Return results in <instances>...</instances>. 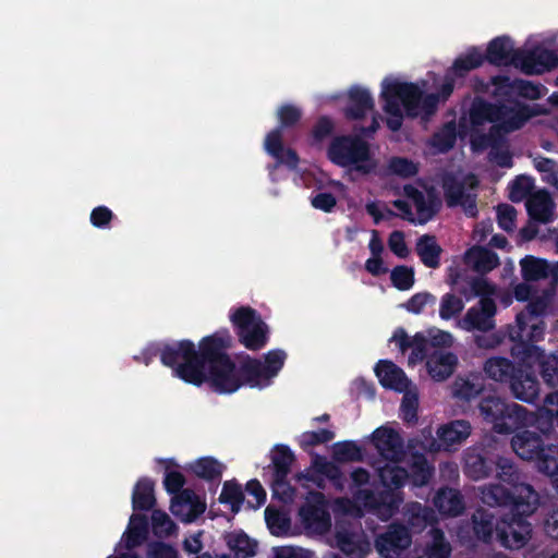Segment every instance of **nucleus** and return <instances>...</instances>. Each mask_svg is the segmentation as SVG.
I'll use <instances>...</instances> for the list:
<instances>
[{"mask_svg": "<svg viewBox=\"0 0 558 558\" xmlns=\"http://www.w3.org/2000/svg\"><path fill=\"white\" fill-rule=\"evenodd\" d=\"M483 61V54L478 50L472 49L456 59L452 65V71L457 75L462 76L464 73L478 68Z\"/></svg>", "mask_w": 558, "mask_h": 558, "instance_id": "obj_47", "label": "nucleus"}, {"mask_svg": "<svg viewBox=\"0 0 558 558\" xmlns=\"http://www.w3.org/2000/svg\"><path fill=\"white\" fill-rule=\"evenodd\" d=\"M483 418L493 425V429L499 434H509L522 427L527 422L525 408L507 402L497 396H487L478 404Z\"/></svg>", "mask_w": 558, "mask_h": 558, "instance_id": "obj_7", "label": "nucleus"}, {"mask_svg": "<svg viewBox=\"0 0 558 558\" xmlns=\"http://www.w3.org/2000/svg\"><path fill=\"white\" fill-rule=\"evenodd\" d=\"M391 281L399 290H408L414 283V272L407 266L396 267L390 275Z\"/></svg>", "mask_w": 558, "mask_h": 558, "instance_id": "obj_58", "label": "nucleus"}, {"mask_svg": "<svg viewBox=\"0 0 558 558\" xmlns=\"http://www.w3.org/2000/svg\"><path fill=\"white\" fill-rule=\"evenodd\" d=\"M534 182L530 177L520 175L510 185L509 197L512 202H521L531 196Z\"/></svg>", "mask_w": 558, "mask_h": 558, "instance_id": "obj_51", "label": "nucleus"}, {"mask_svg": "<svg viewBox=\"0 0 558 558\" xmlns=\"http://www.w3.org/2000/svg\"><path fill=\"white\" fill-rule=\"evenodd\" d=\"M463 307L464 304L461 298L447 293L441 298L439 316L442 319H450L458 316L462 312Z\"/></svg>", "mask_w": 558, "mask_h": 558, "instance_id": "obj_53", "label": "nucleus"}, {"mask_svg": "<svg viewBox=\"0 0 558 558\" xmlns=\"http://www.w3.org/2000/svg\"><path fill=\"white\" fill-rule=\"evenodd\" d=\"M301 523L310 534H324L331 526L330 515L320 494H315L299 511Z\"/></svg>", "mask_w": 558, "mask_h": 558, "instance_id": "obj_14", "label": "nucleus"}, {"mask_svg": "<svg viewBox=\"0 0 558 558\" xmlns=\"http://www.w3.org/2000/svg\"><path fill=\"white\" fill-rule=\"evenodd\" d=\"M171 512L182 522H193L206 510V504L191 489H183L174 496Z\"/></svg>", "mask_w": 558, "mask_h": 558, "instance_id": "obj_19", "label": "nucleus"}, {"mask_svg": "<svg viewBox=\"0 0 558 558\" xmlns=\"http://www.w3.org/2000/svg\"><path fill=\"white\" fill-rule=\"evenodd\" d=\"M378 475L383 485L388 488H399L409 478L408 471L395 464H385L379 468Z\"/></svg>", "mask_w": 558, "mask_h": 558, "instance_id": "obj_43", "label": "nucleus"}, {"mask_svg": "<svg viewBox=\"0 0 558 558\" xmlns=\"http://www.w3.org/2000/svg\"><path fill=\"white\" fill-rule=\"evenodd\" d=\"M512 396L523 402H534L539 395V385L532 373L517 368L509 381Z\"/></svg>", "mask_w": 558, "mask_h": 558, "instance_id": "obj_21", "label": "nucleus"}, {"mask_svg": "<svg viewBox=\"0 0 558 558\" xmlns=\"http://www.w3.org/2000/svg\"><path fill=\"white\" fill-rule=\"evenodd\" d=\"M558 64V56L555 51L542 47L532 50H522L519 58V66L527 74L542 73Z\"/></svg>", "mask_w": 558, "mask_h": 558, "instance_id": "obj_20", "label": "nucleus"}, {"mask_svg": "<svg viewBox=\"0 0 558 558\" xmlns=\"http://www.w3.org/2000/svg\"><path fill=\"white\" fill-rule=\"evenodd\" d=\"M513 295L517 301L527 302L523 311L533 317L543 319L553 310L557 288L549 283L547 288L537 290L532 283H518L513 288Z\"/></svg>", "mask_w": 558, "mask_h": 558, "instance_id": "obj_12", "label": "nucleus"}, {"mask_svg": "<svg viewBox=\"0 0 558 558\" xmlns=\"http://www.w3.org/2000/svg\"><path fill=\"white\" fill-rule=\"evenodd\" d=\"M241 375L252 386H258L269 380L266 367L260 361L248 359L241 366Z\"/></svg>", "mask_w": 558, "mask_h": 558, "instance_id": "obj_44", "label": "nucleus"}, {"mask_svg": "<svg viewBox=\"0 0 558 558\" xmlns=\"http://www.w3.org/2000/svg\"><path fill=\"white\" fill-rule=\"evenodd\" d=\"M410 470L411 473L409 474V478H411L413 485L417 487L426 485L434 472L433 466L427 462L423 454L412 456Z\"/></svg>", "mask_w": 558, "mask_h": 558, "instance_id": "obj_41", "label": "nucleus"}, {"mask_svg": "<svg viewBox=\"0 0 558 558\" xmlns=\"http://www.w3.org/2000/svg\"><path fill=\"white\" fill-rule=\"evenodd\" d=\"M231 551L239 558H247L255 555L256 542L242 532H231L225 537Z\"/></svg>", "mask_w": 558, "mask_h": 558, "instance_id": "obj_40", "label": "nucleus"}, {"mask_svg": "<svg viewBox=\"0 0 558 558\" xmlns=\"http://www.w3.org/2000/svg\"><path fill=\"white\" fill-rule=\"evenodd\" d=\"M151 526L154 533L159 536H169L175 531V524L170 517L161 511L154 510L151 513Z\"/></svg>", "mask_w": 558, "mask_h": 558, "instance_id": "obj_54", "label": "nucleus"}, {"mask_svg": "<svg viewBox=\"0 0 558 558\" xmlns=\"http://www.w3.org/2000/svg\"><path fill=\"white\" fill-rule=\"evenodd\" d=\"M478 494L482 502L489 507H510L511 490L500 484L483 485Z\"/></svg>", "mask_w": 558, "mask_h": 558, "instance_id": "obj_37", "label": "nucleus"}, {"mask_svg": "<svg viewBox=\"0 0 558 558\" xmlns=\"http://www.w3.org/2000/svg\"><path fill=\"white\" fill-rule=\"evenodd\" d=\"M441 251L433 235L426 234L417 240L416 252L423 264L429 268H437L439 266Z\"/></svg>", "mask_w": 558, "mask_h": 558, "instance_id": "obj_38", "label": "nucleus"}, {"mask_svg": "<svg viewBox=\"0 0 558 558\" xmlns=\"http://www.w3.org/2000/svg\"><path fill=\"white\" fill-rule=\"evenodd\" d=\"M225 348V339L215 336L205 338L198 352L192 342L182 341L177 349L167 348L161 360L166 365H177L178 376L185 381L194 385L208 381L219 392H233L242 383Z\"/></svg>", "mask_w": 558, "mask_h": 558, "instance_id": "obj_1", "label": "nucleus"}, {"mask_svg": "<svg viewBox=\"0 0 558 558\" xmlns=\"http://www.w3.org/2000/svg\"><path fill=\"white\" fill-rule=\"evenodd\" d=\"M537 415L539 420L556 422L558 425V392H551L545 397L543 404L537 409Z\"/></svg>", "mask_w": 558, "mask_h": 558, "instance_id": "obj_55", "label": "nucleus"}, {"mask_svg": "<svg viewBox=\"0 0 558 558\" xmlns=\"http://www.w3.org/2000/svg\"><path fill=\"white\" fill-rule=\"evenodd\" d=\"M482 390L483 385L470 378H457L452 384V395L464 400L478 396Z\"/></svg>", "mask_w": 558, "mask_h": 558, "instance_id": "obj_50", "label": "nucleus"}, {"mask_svg": "<svg viewBox=\"0 0 558 558\" xmlns=\"http://www.w3.org/2000/svg\"><path fill=\"white\" fill-rule=\"evenodd\" d=\"M456 138V125L450 122L434 135L432 146L437 153H445L453 147Z\"/></svg>", "mask_w": 558, "mask_h": 558, "instance_id": "obj_49", "label": "nucleus"}, {"mask_svg": "<svg viewBox=\"0 0 558 558\" xmlns=\"http://www.w3.org/2000/svg\"><path fill=\"white\" fill-rule=\"evenodd\" d=\"M391 341L398 345L402 353L408 349L411 350V354L408 359L409 365L421 363L427 356L428 341L427 338L421 333L409 337L403 329H398L392 336Z\"/></svg>", "mask_w": 558, "mask_h": 558, "instance_id": "obj_22", "label": "nucleus"}, {"mask_svg": "<svg viewBox=\"0 0 558 558\" xmlns=\"http://www.w3.org/2000/svg\"><path fill=\"white\" fill-rule=\"evenodd\" d=\"M403 196L404 198L393 201L392 205L399 210L397 216L409 222L424 225L438 210L439 203L430 191H422L413 185H405Z\"/></svg>", "mask_w": 558, "mask_h": 558, "instance_id": "obj_9", "label": "nucleus"}, {"mask_svg": "<svg viewBox=\"0 0 558 558\" xmlns=\"http://www.w3.org/2000/svg\"><path fill=\"white\" fill-rule=\"evenodd\" d=\"M351 483L349 485V490L352 494L354 502L359 507H364L368 510H374L376 514L383 520H387L395 511L398 509L399 505L402 502V498L399 495L392 496L391 501L387 505H378L377 499L372 489L368 488L371 475L367 470L357 468L354 469L351 474ZM339 508H341L347 513H352L355 517H361L362 511L360 508L351 510V501L349 499H339L337 501Z\"/></svg>", "mask_w": 558, "mask_h": 558, "instance_id": "obj_4", "label": "nucleus"}, {"mask_svg": "<svg viewBox=\"0 0 558 558\" xmlns=\"http://www.w3.org/2000/svg\"><path fill=\"white\" fill-rule=\"evenodd\" d=\"M472 433V426L469 421L456 420L438 427L436 435L438 440L433 437L430 428L422 430L418 437L408 442V448L414 450L421 448L427 452L451 451L457 446L465 441Z\"/></svg>", "mask_w": 558, "mask_h": 558, "instance_id": "obj_8", "label": "nucleus"}, {"mask_svg": "<svg viewBox=\"0 0 558 558\" xmlns=\"http://www.w3.org/2000/svg\"><path fill=\"white\" fill-rule=\"evenodd\" d=\"M543 527L547 536L558 541V506L546 513Z\"/></svg>", "mask_w": 558, "mask_h": 558, "instance_id": "obj_63", "label": "nucleus"}, {"mask_svg": "<svg viewBox=\"0 0 558 558\" xmlns=\"http://www.w3.org/2000/svg\"><path fill=\"white\" fill-rule=\"evenodd\" d=\"M384 110L388 114L387 125L398 131L402 125L403 111L410 117L429 116L437 107L439 97L430 94L422 98V90L414 84L387 80L383 84Z\"/></svg>", "mask_w": 558, "mask_h": 558, "instance_id": "obj_2", "label": "nucleus"}, {"mask_svg": "<svg viewBox=\"0 0 558 558\" xmlns=\"http://www.w3.org/2000/svg\"><path fill=\"white\" fill-rule=\"evenodd\" d=\"M477 185L478 181L473 174H446L442 186L447 205L450 207L460 206L465 215L475 217L477 214Z\"/></svg>", "mask_w": 558, "mask_h": 558, "instance_id": "obj_10", "label": "nucleus"}, {"mask_svg": "<svg viewBox=\"0 0 558 558\" xmlns=\"http://www.w3.org/2000/svg\"><path fill=\"white\" fill-rule=\"evenodd\" d=\"M463 471L473 481H481L489 476L492 469L476 449L469 448L464 452Z\"/></svg>", "mask_w": 558, "mask_h": 558, "instance_id": "obj_35", "label": "nucleus"}, {"mask_svg": "<svg viewBox=\"0 0 558 558\" xmlns=\"http://www.w3.org/2000/svg\"><path fill=\"white\" fill-rule=\"evenodd\" d=\"M473 296H478L477 305L470 307L465 315L457 323L466 331H489L495 328L497 305L493 299L497 294V286L485 278H473L470 281Z\"/></svg>", "mask_w": 558, "mask_h": 558, "instance_id": "obj_5", "label": "nucleus"}, {"mask_svg": "<svg viewBox=\"0 0 558 558\" xmlns=\"http://www.w3.org/2000/svg\"><path fill=\"white\" fill-rule=\"evenodd\" d=\"M501 81L506 83L507 86H510L512 89L517 90L523 97L530 99H537L541 97V88L536 85H533L530 82L520 80L514 81L512 84H509L508 78H502Z\"/></svg>", "mask_w": 558, "mask_h": 558, "instance_id": "obj_62", "label": "nucleus"}, {"mask_svg": "<svg viewBox=\"0 0 558 558\" xmlns=\"http://www.w3.org/2000/svg\"><path fill=\"white\" fill-rule=\"evenodd\" d=\"M372 442L386 460L398 463L405 458L403 439L393 428L381 426L372 434Z\"/></svg>", "mask_w": 558, "mask_h": 558, "instance_id": "obj_16", "label": "nucleus"}, {"mask_svg": "<svg viewBox=\"0 0 558 558\" xmlns=\"http://www.w3.org/2000/svg\"><path fill=\"white\" fill-rule=\"evenodd\" d=\"M539 506L541 496L531 484L519 482L511 487L510 508L513 514L530 517Z\"/></svg>", "mask_w": 558, "mask_h": 558, "instance_id": "obj_18", "label": "nucleus"}, {"mask_svg": "<svg viewBox=\"0 0 558 558\" xmlns=\"http://www.w3.org/2000/svg\"><path fill=\"white\" fill-rule=\"evenodd\" d=\"M389 169L392 173L401 177H411L416 174L417 167L407 158L396 157L389 161Z\"/></svg>", "mask_w": 558, "mask_h": 558, "instance_id": "obj_61", "label": "nucleus"}, {"mask_svg": "<svg viewBox=\"0 0 558 558\" xmlns=\"http://www.w3.org/2000/svg\"><path fill=\"white\" fill-rule=\"evenodd\" d=\"M543 379L551 387L558 386V356H547L542 362L541 371Z\"/></svg>", "mask_w": 558, "mask_h": 558, "instance_id": "obj_60", "label": "nucleus"}, {"mask_svg": "<svg viewBox=\"0 0 558 558\" xmlns=\"http://www.w3.org/2000/svg\"><path fill=\"white\" fill-rule=\"evenodd\" d=\"M539 112L529 106L514 102L509 105H493L483 100L474 101L470 109V122L473 128L492 123L489 134L510 133L521 129L525 122Z\"/></svg>", "mask_w": 558, "mask_h": 558, "instance_id": "obj_3", "label": "nucleus"}, {"mask_svg": "<svg viewBox=\"0 0 558 558\" xmlns=\"http://www.w3.org/2000/svg\"><path fill=\"white\" fill-rule=\"evenodd\" d=\"M328 156L332 162L363 174L375 172L378 167L369 145L357 136L335 138L329 146Z\"/></svg>", "mask_w": 558, "mask_h": 558, "instance_id": "obj_6", "label": "nucleus"}, {"mask_svg": "<svg viewBox=\"0 0 558 558\" xmlns=\"http://www.w3.org/2000/svg\"><path fill=\"white\" fill-rule=\"evenodd\" d=\"M517 514L502 517L497 527V538L508 549H521L532 538V524Z\"/></svg>", "mask_w": 558, "mask_h": 558, "instance_id": "obj_13", "label": "nucleus"}, {"mask_svg": "<svg viewBox=\"0 0 558 558\" xmlns=\"http://www.w3.org/2000/svg\"><path fill=\"white\" fill-rule=\"evenodd\" d=\"M336 542L337 546L347 555L363 551L367 546V542L360 527L345 529L343 526H337Z\"/></svg>", "mask_w": 558, "mask_h": 558, "instance_id": "obj_31", "label": "nucleus"}, {"mask_svg": "<svg viewBox=\"0 0 558 558\" xmlns=\"http://www.w3.org/2000/svg\"><path fill=\"white\" fill-rule=\"evenodd\" d=\"M458 364V357L451 352H434L427 356L428 375L436 381L450 377Z\"/></svg>", "mask_w": 558, "mask_h": 558, "instance_id": "obj_26", "label": "nucleus"}, {"mask_svg": "<svg viewBox=\"0 0 558 558\" xmlns=\"http://www.w3.org/2000/svg\"><path fill=\"white\" fill-rule=\"evenodd\" d=\"M521 275L524 280L523 283H531L550 277V264L542 258L531 255L525 256L520 260Z\"/></svg>", "mask_w": 558, "mask_h": 558, "instance_id": "obj_33", "label": "nucleus"}, {"mask_svg": "<svg viewBox=\"0 0 558 558\" xmlns=\"http://www.w3.org/2000/svg\"><path fill=\"white\" fill-rule=\"evenodd\" d=\"M527 213L534 220L548 223L555 216V203L547 191L531 194L526 202Z\"/></svg>", "mask_w": 558, "mask_h": 558, "instance_id": "obj_25", "label": "nucleus"}, {"mask_svg": "<svg viewBox=\"0 0 558 558\" xmlns=\"http://www.w3.org/2000/svg\"><path fill=\"white\" fill-rule=\"evenodd\" d=\"M483 371L489 379L497 383H506L510 381L517 367L512 361L506 357L494 356L486 360L483 365Z\"/></svg>", "mask_w": 558, "mask_h": 558, "instance_id": "obj_34", "label": "nucleus"}, {"mask_svg": "<svg viewBox=\"0 0 558 558\" xmlns=\"http://www.w3.org/2000/svg\"><path fill=\"white\" fill-rule=\"evenodd\" d=\"M231 320L238 328L241 342L247 349L258 350L265 345L268 327L253 308L248 306L238 308L232 314Z\"/></svg>", "mask_w": 558, "mask_h": 558, "instance_id": "obj_11", "label": "nucleus"}, {"mask_svg": "<svg viewBox=\"0 0 558 558\" xmlns=\"http://www.w3.org/2000/svg\"><path fill=\"white\" fill-rule=\"evenodd\" d=\"M544 330L545 323L543 319L521 311L517 314L514 323L508 326V336L511 341L527 347L538 341Z\"/></svg>", "mask_w": 558, "mask_h": 558, "instance_id": "obj_15", "label": "nucleus"}, {"mask_svg": "<svg viewBox=\"0 0 558 558\" xmlns=\"http://www.w3.org/2000/svg\"><path fill=\"white\" fill-rule=\"evenodd\" d=\"M313 554L301 547L282 546L275 549V558H312Z\"/></svg>", "mask_w": 558, "mask_h": 558, "instance_id": "obj_64", "label": "nucleus"}, {"mask_svg": "<svg viewBox=\"0 0 558 558\" xmlns=\"http://www.w3.org/2000/svg\"><path fill=\"white\" fill-rule=\"evenodd\" d=\"M511 446L521 459L532 460L543 448V441L536 433L523 430L512 437Z\"/></svg>", "mask_w": 558, "mask_h": 558, "instance_id": "obj_30", "label": "nucleus"}, {"mask_svg": "<svg viewBox=\"0 0 558 558\" xmlns=\"http://www.w3.org/2000/svg\"><path fill=\"white\" fill-rule=\"evenodd\" d=\"M373 109L374 101L367 90L357 87L350 90V105L347 109L348 118L361 119Z\"/></svg>", "mask_w": 558, "mask_h": 558, "instance_id": "obj_36", "label": "nucleus"}, {"mask_svg": "<svg viewBox=\"0 0 558 558\" xmlns=\"http://www.w3.org/2000/svg\"><path fill=\"white\" fill-rule=\"evenodd\" d=\"M146 524L142 520L132 519L130 526L125 534V545L128 548H133L142 544L146 538Z\"/></svg>", "mask_w": 558, "mask_h": 558, "instance_id": "obj_57", "label": "nucleus"}, {"mask_svg": "<svg viewBox=\"0 0 558 558\" xmlns=\"http://www.w3.org/2000/svg\"><path fill=\"white\" fill-rule=\"evenodd\" d=\"M537 469L547 476H558V446H543L537 457Z\"/></svg>", "mask_w": 558, "mask_h": 558, "instance_id": "obj_42", "label": "nucleus"}, {"mask_svg": "<svg viewBox=\"0 0 558 558\" xmlns=\"http://www.w3.org/2000/svg\"><path fill=\"white\" fill-rule=\"evenodd\" d=\"M375 371L384 387L402 392L411 386V383L404 375L403 371L392 362H380L377 364Z\"/></svg>", "mask_w": 558, "mask_h": 558, "instance_id": "obj_28", "label": "nucleus"}, {"mask_svg": "<svg viewBox=\"0 0 558 558\" xmlns=\"http://www.w3.org/2000/svg\"><path fill=\"white\" fill-rule=\"evenodd\" d=\"M192 471L206 480L219 477L223 471V465L218 460L206 457L201 458L192 464Z\"/></svg>", "mask_w": 558, "mask_h": 558, "instance_id": "obj_46", "label": "nucleus"}, {"mask_svg": "<svg viewBox=\"0 0 558 558\" xmlns=\"http://www.w3.org/2000/svg\"><path fill=\"white\" fill-rule=\"evenodd\" d=\"M403 400L401 404V411L403 414V418L411 423L416 421V411L418 407V393L415 387L411 388V386L403 391Z\"/></svg>", "mask_w": 558, "mask_h": 558, "instance_id": "obj_56", "label": "nucleus"}, {"mask_svg": "<svg viewBox=\"0 0 558 558\" xmlns=\"http://www.w3.org/2000/svg\"><path fill=\"white\" fill-rule=\"evenodd\" d=\"M496 476L499 481L509 484L511 487L514 484L521 482V473L515 468L513 462L508 459L500 457L496 460Z\"/></svg>", "mask_w": 558, "mask_h": 558, "instance_id": "obj_48", "label": "nucleus"}, {"mask_svg": "<svg viewBox=\"0 0 558 558\" xmlns=\"http://www.w3.org/2000/svg\"><path fill=\"white\" fill-rule=\"evenodd\" d=\"M517 210L508 205L502 204L497 207L498 223L501 229L507 232H511L515 228Z\"/></svg>", "mask_w": 558, "mask_h": 558, "instance_id": "obj_59", "label": "nucleus"}, {"mask_svg": "<svg viewBox=\"0 0 558 558\" xmlns=\"http://www.w3.org/2000/svg\"><path fill=\"white\" fill-rule=\"evenodd\" d=\"M155 504L154 486L149 481H140L133 493V505L135 509L148 510Z\"/></svg>", "mask_w": 558, "mask_h": 558, "instance_id": "obj_45", "label": "nucleus"}, {"mask_svg": "<svg viewBox=\"0 0 558 558\" xmlns=\"http://www.w3.org/2000/svg\"><path fill=\"white\" fill-rule=\"evenodd\" d=\"M521 51L513 50L512 44L507 37L494 39L487 48V59L490 63L497 65H507L514 63L519 66Z\"/></svg>", "mask_w": 558, "mask_h": 558, "instance_id": "obj_29", "label": "nucleus"}, {"mask_svg": "<svg viewBox=\"0 0 558 558\" xmlns=\"http://www.w3.org/2000/svg\"><path fill=\"white\" fill-rule=\"evenodd\" d=\"M473 140V145L478 147H490L489 159L495 162L499 167H511L512 166V155L509 150V146L505 141H497L495 136L488 134V136Z\"/></svg>", "mask_w": 558, "mask_h": 558, "instance_id": "obj_32", "label": "nucleus"}, {"mask_svg": "<svg viewBox=\"0 0 558 558\" xmlns=\"http://www.w3.org/2000/svg\"><path fill=\"white\" fill-rule=\"evenodd\" d=\"M464 264L474 272L485 275L500 265L499 257L493 251L474 245L463 255Z\"/></svg>", "mask_w": 558, "mask_h": 558, "instance_id": "obj_23", "label": "nucleus"}, {"mask_svg": "<svg viewBox=\"0 0 558 558\" xmlns=\"http://www.w3.org/2000/svg\"><path fill=\"white\" fill-rule=\"evenodd\" d=\"M404 517L408 523L417 530L425 529L435 519L434 511L420 502L408 504L404 508Z\"/></svg>", "mask_w": 558, "mask_h": 558, "instance_id": "obj_39", "label": "nucleus"}, {"mask_svg": "<svg viewBox=\"0 0 558 558\" xmlns=\"http://www.w3.org/2000/svg\"><path fill=\"white\" fill-rule=\"evenodd\" d=\"M412 543L408 529L401 524H390L388 530L375 539L377 551L385 558H395Z\"/></svg>", "mask_w": 558, "mask_h": 558, "instance_id": "obj_17", "label": "nucleus"}, {"mask_svg": "<svg viewBox=\"0 0 558 558\" xmlns=\"http://www.w3.org/2000/svg\"><path fill=\"white\" fill-rule=\"evenodd\" d=\"M434 506L439 513L447 517L461 515L465 510L464 497L456 488H440L434 497Z\"/></svg>", "mask_w": 558, "mask_h": 558, "instance_id": "obj_24", "label": "nucleus"}, {"mask_svg": "<svg viewBox=\"0 0 558 558\" xmlns=\"http://www.w3.org/2000/svg\"><path fill=\"white\" fill-rule=\"evenodd\" d=\"M471 527L477 541L489 544L493 541L494 533H497V527H500V523H496L495 515L492 512L478 508L471 515Z\"/></svg>", "mask_w": 558, "mask_h": 558, "instance_id": "obj_27", "label": "nucleus"}, {"mask_svg": "<svg viewBox=\"0 0 558 558\" xmlns=\"http://www.w3.org/2000/svg\"><path fill=\"white\" fill-rule=\"evenodd\" d=\"M243 492L240 485L233 482H226L219 500L229 504L233 512H238L243 501Z\"/></svg>", "mask_w": 558, "mask_h": 558, "instance_id": "obj_52", "label": "nucleus"}]
</instances>
